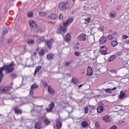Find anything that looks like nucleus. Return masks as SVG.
<instances>
[{"label": "nucleus", "instance_id": "nucleus-15", "mask_svg": "<svg viewBox=\"0 0 129 129\" xmlns=\"http://www.w3.org/2000/svg\"><path fill=\"white\" fill-rule=\"evenodd\" d=\"M14 111L17 114H22V110H21L19 108H15L14 109Z\"/></svg>", "mask_w": 129, "mask_h": 129}, {"label": "nucleus", "instance_id": "nucleus-55", "mask_svg": "<svg viewBox=\"0 0 129 129\" xmlns=\"http://www.w3.org/2000/svg\"><path fill=\"white\" fill-rule=\"evenodd\" d=\"M12 77H16V74H13L12 76H11Z\"/></svg>", "mask_w": 129, "mask_h": 129}, {"label": "nucleus", "instance_id": "nucleus-28", "mask_svg": "<svg viewBox=\"0 0 129 129\" xmlns=\"http://www.w3.org/2000/svg\"><path fill=\"white\" fill-rule=\"evenodd\" d=\"M101 53L102 54V55H106V54H107V51H106V48L101 50Z\"/></svg>", "mask_w": 129, "mask_h": 129}, {"label": "nucleus", "instance_id": "nucleus-38", "mask_svg": "<svg viewBox=\"0 0 129 129\" xmlns=\"http://www.w3.org/2000/svg\"><path fill=\"white\" fill-rule=\"evenodd\" d=\"M34 43H35L34 40L29 39L28 40V44H34Z\"/></svg>", "mask_w": 129, "mask_h": 129}, {"label": "nucleus", "instance_id": "nucleus-9", "mask_svg": "<svg viewBox=\"0 0 129 129\" xmlns=\"http://www.w3.org/2000/svg\"><path fill=\"white\" fill-rule=\"evenodd\" d=\"M106 41H107V38L105 37L104 36H102L100 39V43L105 44Z\"/></svg>", "mask_w": 129, "mask_h": 129}, {"label": "nucleus", "instance_id": "nucleus-26", "mask_svg": "<svg viewBox=\"0 0 129 129\" xmlns=\"http://www.w3.org/2000/svg\"><path fill=\"white\" fill-rule=\"evenodd\" d=\"M49 17L51 20H56L57 19V15L56 14H51Z\"/></svg>", "mask_w": 129, "mask_h": 129}, {"label": "nucleus", "instance_id": "nucleus-49", "mask_svg": "<svg viewBox=\"0 0 129 129\" xmlns=\"http://www.w3.org/2000/svg\"><path fill=\"white\" fill-rule=\"evenodd\" d=\"M96 12V10L95 9H93L92 11H91V13L92 14H95V13Z\"/></svg>", "mask_w": 129, "mask_h": 129}, {"label": "nucleus", "instance_id": "nucleus-12", "mask_svg": "<svg viewBox=\"0 0 129 129\" xmlns=\"http://www.w3.org/2000/svg\"><path fill=\"white\" fill-rule=\"evenodd\" d=\"M103 120L104 121H105V122H109V121H110V117H109V116L106 115L103 117Z\"/></svg>", "mask_w": 129, "mask_h": 129}, {"label": "nucleus", "instance_id": "nucleus-18", "mask_svg": "<svg viewBox=\"0 0 129 129\" xmlns=\"http://www.w3.org/2000/svg\"><path fill=\"white\" fill-rule=\"evenodd\" d=\"M84 21H85V22H84V24H89V23H90V21H91V18L90 17H88L86 19H84ZM84 19H82V21L84 20Z\"/></svg>", "mask_w": 129, "mask_h": 129}, {"label": "nucleus", "instance_id": "nucleus-5", "mask_svg": "<svg viewBox=\"0 0 129 129\" xmlns=\"http://www.w3.org/2000/svg\"><path fill=\"white\" fill-rule=\"evenodd\" d=\"M54 102H52L49 105L48 108H46V110L47 112H51V110L53 109L54 106Z\"/></svg>", "mask_w": 129, "mask_h": 129}, {"label": "nucleus", "instance_id": "nucleus-36", "mask_svg": "<svg viewBox=\"0 0 129 129\" xmlns=\"http://www.w3.org/2000/svg\"><path fill=\"white\" fill-rule=\"evenodd\" d=\"M113 38H114V36H113V35H112V34H110V35H108V39L109 40H112V39H113Z\"/></svg>", "mask_w": 129, "mask_h": 129}, {"label": "nucleus", "instance_id": "nucleus-63", "mask_svg": "<svg viewBox=\"0 0 129 129\" xmlns=\"http://www.w3.org/2000/svg\"><path fill=\"white\" fill-rule=\"evenodd\" d=\"M85 51H86V52H87L88 50H87V49H86Z\"/></svg>", "mask_w": 129, "mask_h": 129}, {"label": "nucleus", "instance_id": "nucleus-41", "mask_svg": "<svg viewBox=\"0 0 129 129\" xmlns=\"http://www.w3.org/2000/svg\"><path fill=\"white\" fill-rule=\"evenodd\" d=\"M88 110H89V109H88V107H86L84 109L85 113H88Z\"/></svg>", "mask_w": 129, "mask_h": 129}, {"label": "nucleus", "instance_id": "nucleus-50", "mask_svg": "<svg viewBox=\"0 0 129 129\" xmlns=\"http://www.w3.org/2000/svg\"><path fill=\"white\" fill-rule=\"evenodd\" d=\"M127 36L126 35H123L122 36V39H127Z\"/></svg>", "mask_w": 129, "mask_h": 129}, {"label": "nucleus", "instance_id": "nucleus-14", "mask_svg": "<svg viewBox=\"0 0 129 129\" xmlns=\"http://www.w3.org/2000/svg\"><path fill=\"white\" fill-rule=\"evenodd\" d=\"M97 112L99 113H101L103 111V107L101 106H99L97 108Z\"/></svg>", "mask_w": 129, "mask_h": 129}, {"label": "nucleus", "instance_id": "nucleus-34", "mask_svg": "<svg viewBox=\"0 0 129 129\" xmlns=\"http://www.w3.org/2000/svg\"><path fill=\"white\" fill-rule=\"evenodd\" d=\"M95 128H99V127L100 126V125L99 124V122H96L95 123Z\"/></svg>", "mask_w": 129, "mask_h": 129}, {"label": "nucleus", "instance_id": "nucleus-56", "mask_svg": "<svg viewBox=\"0 0 129 129\" xmlns=\"http://www.w3.org/2000/svg\"><path fill=\"white\" fill-rule=\"evenodd\" d=\"M33 54H34V56H36V55H37V53L35 51L33 52Z\"/></svg>", "mask_w": 129, "mask_h": 129}, {"label": "nucleus", "instance_id": "nucleus-53", "mask_svg": "<svg viewBox=\"0 0 129 129\" xmlns=\"http://www.w3.org/2000/svg\"><path fill=\"white\" fill-rule=\"evenodd\" d=\"M78 40H79V41H81V35H80L78 36Z\"/></svg>", "mask_w": 129, "mask_h": 129}, {"label": "nucleus", "instance_id": "nucleus-59", "mask_svg": "<svg viewBox=\"0 0 129 129\" xmlns=\"http://www.w3.org/2000/svg\"><path fill=\"white\" fill-rule=\"evenodd\" d=\"M39 50V48H36V51H38Z\"/></svg>", "mask_w": 129, "mask_h": 129}, {"label": "nucleus", "instance_id": "nucleus-1", "mask_svg": "<svg viewBox=\"0 0 129 129\" xmlns=\"http://www.w3.org/2000/svg\"><path fill=\"white\" fill-rule=\"evenodd\" d=\"M14 66H15V63L14 62H11L8 66L5 65L0 68V83L2 79H3V77H4V74L3 72L6 70V73H11V72L14 70Z\"/></svg>", "mask_w": 129, "mask_h": 129}, {"label": "nucleus", "instance_id": "nucleus-8", "mask_svg": "<svg viewBox=\"0 0 129 129\" xmlns=\"http://www.w3.org/2000/svg\"><path fill=\"white\" fill-rule=\"evenodd\" d=\"M53 42H54V40H53L52 38H51L50 39H49L48 41H47L46 45L48 48H49V49L51 48V46L52 44H53Z\"/></svg>", "mask_w": 129, "mask_h": 129}, {"label": "nucleus", "instance_id": "nucleus-45", "mask_svg": "<svg viewBox=\"0 0 129 129\" xmlns=\"http://www.w3.org/2000/svg\"><path fill=\"white\" fill-rule=\"evenodd\" d=\"M58 19L59 20H63V15H62V14H59Z\"/></svg>", "mask_w": 129, "mask_h": 129}, {"label": "nucleus", "instance_id": "nucleus-27", "mask_svg": "<svg viewBox=\"0 0 129 129\" xmlns=\"http://www.w3.org/2000/svg\"><path fill=\"white\" fill-rule=\"evenodd\" d=\"M72 82L73 84H76V83H78V79L76 78H73L72 80Z\"/></svg>", "mask_w": 129, "mask_h": 129}, {"label": "nucleus", "instance_id": "nucleus-24", "mask_svg": "<svg viewBox=\"0 0 129 129\" xmlns=\"http://www.w3.org/2000/svg\"><path fill=\"white\" fill-rule=\"evenodd\" d=\"M117 44H118V42H117L116 40L112 41L111 42V44L112 47H116V46H117Z\"/></svg>", "mask_w": 129, "mask_h": 129}, {"label": "nucleus", "instance_id": "nucleus-10", "mask_svg": "<svg viewBox=\"0 0 129 129\" xmlns=\"http://www.w3.org/2000/svg\"><path fill=\"white\" fill-rule=\"evenodd\" d=\"M92 73H93V71H92V68L89 66L87 69V74L88 76H90L92 75Z\"/></svg>", "mask_w": 129, "mask_h": 129}, {"label": "nucleus", "instance_id": "nucleus-52", "mask_svg": "<svg viewBox=\"0 0 129 129\" xmlns=\"http://www.w3.org/2000/svg\"><path fill=\"white\" fill-rule=\"evenodd\" d=\"M43 32L42 30L39 29L37 31H36V33H42Z\"/></svg>", "mask_w": 129, "mask_h": 129}, {"label": "nucleus", "instance_id": "nucleus-4", "mask_svg": "<svg viewBox=\"0 0 129 129\" xmlns=\"http://www.w3.org/2000/svg\"><path fill=\"white\" fill-rule=\"evenodd\" d=\"M69 8V4L68 3H62L58 5V8L60 11H64V10H67Z\"/></svg>", "mask_w": 129, "mask_h": 129}, {"label": "nucleus", "instance_id": "nucleus-44", "mask_svg": "<svg viewBox=\"0 0 129 129\" xmlns=\"http://www.w3.org/2000/svg\"><path fill=\"white\" fill-rule=\"evenodd\" d=\"M4 34H6L7 33H8V28H4L3 30Z\"/></svg>", "mask_w": 129, "mask_h": 129}, {"label": "nucleus", "instance_id": "nucleus-29", "mask_svg": "<svg viewBox=\"0 0 129 129\" xmlns=\"http://www.w3.org/2000/svg\"><path fill=\"white\" fill-rule=\"evenodd\" d=\"M39 15L40 17H46V13L45 12H40Z\"/></svg>", "mask_w": 129, "mask_h": 129}, {"label": "nucleus", "instance_id": "nucleus-11", "mask_svg": "<svg viewBox=\"0 0 129 129\" xmlns=\"http://www.w3.org/2000/svg\"><path fill=\"white\" fill-rule=\"evenodd\" d=\"M48 93H49V94H54L55 93V91H54V90H53V89L52 88V87H50V86H48Z\"/></svg>", "mask_w": 129, "mask_h": 129}, {"label": "nucleus", "instance_id": "nucleus-3", "mask_svg": "<svg viewBox=\"0 0 129 129\" xmlns=\"http://www.w3.org/2000/svg\"><path fill=\"white\" fill-rule=\"evenodd\" d=\"M12 87H2L0 88V93H2V94H7V93H9L10 91H11V89H12Z\"/></svg>", "mask_w": 129, "mask_h": 129}, {"label": "nucleus", "instance_id": "nucleus-54", "mask_svg": "<svg viewBox=\"0 0 129 129\" xmlns=\"http://www.w3.org/2000/svg\"><path fill=\"white\" fill-rule=\"evenodd\" d=\"M116 90V87H114L111 89V91H113V90Z\"/></svg>", "mask_w": 129, "mask_h": 129}, {"label": "nucleus", "instance_id": "nucleus-47", "mask_svg": "<svg viewBox=\"0 0 129 129\" xmlns=\"http://www.w3.org/2000/svg\"><path fill=\"white\" fill-rule=\"evenodd\" d=\"M29 93L30 95H33V94H34V92L33 91V90L30 89V91Z\"/></svg>", "mask_w": 129, "mask_h": 129}, {"label": "nucleus", "instance_id": "nucleus-42", "mask_svg": "<svg viewBox=\"0 0 129 129\" xmlns=\"http://www.w3.org/2000/svg\"><path fill=\"white\" fill-rule=\"evenodd\" d=\"M69 65H70V61H66L64 62V66H66V67L69 66Z\"/></svg>", "mask_w": 129, "mask_h": 129}, {"label": "nucleus", "instance_id": "nucleus-39", "mask_svg": "<svg viewBox=\"0 0 129 129\" xmlns=\"http://www.w3.org/2000/svg\"><path fill=\"white\" fill-rule=\"evenodd\" d=\"M105 92L106 93H110V91H111V89H106L104 90Z\"/></svg>", "mask_w": 129, "mask_h": 129}, {"label": "nucleus", "instance_id": "nucleus-46", "mask_svg": "<svg viewBox=\"0 0 129 129\" xmlns=\"http://www.w3.org/2000/svg\"><path fill=\"white\" fill-rule=\"evenodd\" d=\"M13 42V39H9L8 40V44H10V43H12Z\"/></svg>", "mask_w": 129, "mask_h": 129}, {"label": "nucleus", "instance_id": "nucleus-20", "mask_svg": "<svg viewBox=\"0 0 129 129\" xmlns=\"http://www.w3.org/2000/svg\"><path fill=\"white\" fill-rule=\"evenodd\" d=\"M56 127L57 128H61L62 127V122L61 121H57L56 122Z\"/></svg>", "mask_w": 129, "mask_h": 129}, {"label": "nucleus", "instance_id": "nucleus-33", "mask_svg": "<svg viewBox=\"0 0 129 129\" xmlns=\"http://www.w3.org/2000/svg\"><path fill=\"white\" fill-rule=\"evenodd\" d=\"M44 121L45 124L46 125L49 124L50 123V121H49V120L47 118H44Z\"/></svg>", "mask_w": 129, "mask_h": 129}, {"label": "nucleus", "instance_id": "nucleus-6", "mask_svg": "<svg viewBox=\"0 0 129 129\" xmlns=\"http://www.w3.org/2000/svg\"><path fill=\"white\" fill-rule=\"evenodd\" d=\"M45 41V37L44 36H38L37 37V43L38 44H42L43 42Z\"/></svg>", "mask_w": 129, "mask_h": 129}, {"label": "nucleus", "instance_id": "nucleus-37", "mask_svg": "<svg viewBox=\"0 0 129 129\" xmlns=\"http://www.w3.org/2000/svg\"><path fill=\"white\" fill-rule=\"evenodd\" d=\"M34 14L32 12H28V17H29V18H32Z\"/></svg>", "mask_w": 129, "mask_h": 129}, {"label": "nucleus", "instance_id": "nucleus-22", "mask_svg": "<svg viewBox=\"0 0 129 129\" xmlns=\"http://www.w3.org/2000/svg\"><path fill=\"white\" fill-rule=\"evenodd\" d=\"M35 129H41L42 128V126L41 125V123L37 122L35 126Z\"/></svg>", "mask_w": 129, "mask_h": 129}, {"label": "nucleus", "instance_id": "nucleus-25", "mask_svg": "<svg viewBox=\"0 0 129 129\" xmlns=\"http://www.w3.org/2000/svg\"><path fill=\"white\" fill-rule=\"evenodd\" d=\"M124 95H125V94L123 92H120V94L119 96V98L120 99H123L124 98Z\"/></svg>", "mask_w": 129, "mask_h": 129}, {"label": "nucleus", "instance_id": "nucleus-16", "mask_svg": "<svg viewBox=\"0 0 129 129\" xmlns=\"http://www.w3.org/2000/svg\"><path fill=\"white\" fill-rule=\"evenodd\" d=\"M86 38H87L86 34L84 33L81 34V41H86Z\"/></svg>", "mask_w": 129, "mask_h": 129}, {"label": "nucleus", "instance_id": "nucleus-35", "mask_svg": "<svg viewBox=\"0 0 129 129\" xmlns=\"http://www.w3.org/2000/svg\"><path fill=\"white\" fill-rule=\"evenodd\" d=\"M41 66L37 67L35 70V74L37 73V72H38L41 69Z\"/></svg>", "mask_w": 129, "mask_h": 129}, {"label": "nucleus", "instance_id": "nucleus-30", "mask_svg": "<svg viewBox=\"0 0 129 129\" xmlns=\"http://www.w3.org/2000/svg\"><path fill=\"white\" fill-rule=\"evenodd\" d=\"M74 3H75V1L74 0H72V1H70L69 3H68V4H69V8L70 6L72 7V6H73L74 5Z\"/></svg>", "mask_w": 129, "mask_h": 129}, {"label": "nucleus", "instance_id": "nucleus-48", "mask_svg": "<svg viewBox=\"0 0 129 129\" xmlns=\"http://www.w3.org/2000/svg\"><path fill=\"white\" fill-rule=\"evenodd\" d=\"M116 125H113L112 127H110L109 129H116Z\"/></svg>", "mask_w": 129, "mask_h": 129}, {"label": "nucleus", "instance_id": "nucleus-51", "mask_svg": "<svg viewBox=\"0 0 129 129\" xmlns=\"http://www.w3.org/2000/svg\"><path fill=\"white\" fill-rule=\"evenodd\" d=\"M43 86H44V87H47V86H48L47 83L45 82L43 84Z\"/></svg>", "mask_w": 129, "mask_h": 129}, {"label": "nucleus", "instance_id": "nucleus-7", "mask_svg": "<svg viewBox=\"0 0 129 129\" xmlns=\"http://www.w3.org/2000/svg\"><path fill=\"white\" fill-rule=\"evenodd\" d=\"M29 26H30V28H36L37 27V24H36V22L34 20H29Z\"/></svg>", "mask_w": 129, "mask_h": 129}, {"label": "nucleus", "instance_id": "nucleus-17", "mask_svg": "<svg viewBox=\"0 0 129 129\" xmlns=\"http://www.w3.org/2000/svg\"><path fill=\"white\" fill-rule=\"evenodd\" d=\"M47 58L48 60H53V58H54V55L52 53H49L47 55Z\"/></svg>", "mask_w": 129, "mask_h": 129}, {"label": "nucleus", "instance_id": "nucleus-60", "mask_svg": "<svg viewBox=\"0 0 129 129\" xmlns=\"http://www.w3.org/2000/svg\"><path fill=\"white\" fill-rule=\"evenodd\" d=\"M79 87V88H80V87H81V85H80Z\"/></svg>", "mask_w": 129, "mask_h": 129}, {"label": "nucleus", "instance_id": "nucleus-62", "mask_svg": "<svg viewBox=\"0 0 129 129\" xmlns=\"http://www.w3.org/2000/svg\"><path fill=\"white\" fill-rule=\"evenodd\" d=\"M76 49H79V47H77Z\"/></svg>", "mask_w": 129, "mask_h": 129}, {"label": "nucleus", "instance_id": "nucleus-61", "mask_svg": "<svg viewBox=\"0 0 129 129\" xmlns=\"http://www.w3.org/2000/svg\"><path fill=\"white\" fill-rule=\"evenodd\" d=\"M82 45H84L85 44L84 42H82Z\"/></svg>", "mask_w": 129, "mask_h": 129}, {"label": "nucleus", "instance_id": "nucleus-31", "mask_svg": "<svg viewBox=\"0 0 129 129\" xmlns=\"http://www.w3.org/2000/svg\"><path fill=\"white\" fill-rule=\"evenodd\" d=\"M36 88H38V85L36 84H34L31 86V89L33 90V89H35Z\"/></svg>", "mask_w": 129, "mask_h": 129}, {"label": "nucleus", "instance_id": "nucleus-43", "mask_svg": "<svg viewBox=\"0 0 129 129\" xmlns=\"http://www.w3.org/2000/svg\"><path fill=\"white\" fill-rule=\"evenodd\" d=\"M75 56H77V57H78V56H79V55H80V52H79V51H75Z\"/></svg>", "mask_w": 129, "mask_h": 129}, {"label": "nucleus", "instance_id": "nucleus-64", "mask_svg": "<svg viewBox=\"0 0 129 129\" xmlns=\"http://www.w3.org/2000/svg\"><path fill=\"white\" fill-rule=\"evenodd\" d=\"M96 129H100V128H96Z\"/></svg>", "mask_w": 129, "mask_h": 129}, {"label": "nucleus", "instance_id": "nucleus-57", "mask_svg": "<svg viewBox=\"0 0 129 129\" xmlns=\"http://www.w3.org/2000/svg\"><path fill=\"white\" fill-rule=\"evenodd\" d=\"M101 49H103V48H105V47L104 46H101Z\"/></svg>", "mask_w": 129, "mask_h": 129}, {"label": "nucleus", "instance_id": "nucleus-19", "mask_svg": "<svg viewBox=\"0 0 129 129\" xmlns=\"http://www.w3.org/2000/svg\"><path fill=\"white\" fill-rule=\"evenodd\" d=\"M45 54V49H42L39 51H38L39 56H44Z\"/></svg>", "mask_w": 129, "mask_h": 129}, {"label": "nucleus", "instance_id": "nucleus-40", "mask_svg": "<svg viewBox=\"0 0 129 129\" xmlns=\"http://www.w3.org/2000/svg\"><path fill=\"white\" fill-rule=\"evenodd\" d=\"M116 55L117 56H121V55H122V51H117L116 53Z\"/></svg>", "mask_w": 129, "mask_h": 129}, {"label": "nucleus", "instance_id": "nucleus-2", "mask_svg": "<svg viewBox=\"0 0 129 129\" xmlns=\"http://www.w3.org/2000/svg\"><path fill=\"white\" fill-rule=\"evenodd\" d=\"M73 22V18H69L66 21L62 23L63 26H60L59 28V31L60 32H63V33H66L67 32V28L68 26H69L71 24V23Z\"/></svg>", "mask_w": 129, "mask_h": 129}, {"label": "nucleus", "instance_id": "nucleus-21", "mask_svg": "<svg viewBox=\"0 0 129 129\" xmlns=\"http://www.w3.org/2000/svg\"><path fill=\"white\" fill-rule=\"evenodd\" d=\"M115 58H116V55L113 54V55H111L108 59L109 62H111V61H113V60H114V59H115Z\"/></svg>", "mask_w": 129, "mask_h": 129}, {"label": "nucleus", "instance_id": "nucleus-32", "mask_svg": "<svg viewBox=\"0 0 129 129\" xmlns=\"http://www.w3.org/2000/svg\"><path fill=\"white\" fill-rule=\"evenodd\" d=\"M110 17H111V18H115L116 14H115V12H111L110 13Z\"/></svg>", "mask_w": 129, "mask_h": 129}, {"label": "nucleus", "instance_id": "nucleus-58", "mask_svg": "<svg viewBox=\"0 0 129 129\" xmlns=\"http://www.w3.org/2000/svg\"><path fill=\"white\" fill-rule=\"evenodd\" d=\"M87 9H88V7H85V10H87Z\"/></svg>", "mask_w": 129, "mask_h": 129}, {"label": "nucleus", "instance_id": "nucleus-13", "mask_svg": "<svg viewBox=\"0 0 129 129\" xmlns=\"http://www.w3.org/2000/svg\"><path fill=\"white\" fill-rule=\"evenodd\" d=\"M71 39V36L70 35V34L68 33L64 37V40L66 42H69Z\"/></svg>", "mask_w": 129, "mask_h": 129}, {"label": "nucleus", "instance_id": "nucleus-23", "mask_svg": "<svg viewBox=\"0 0 129 129\" xmlns=\"http://www.w3.org/2000/svg\"><path fill=\"white\" fill-rule=\"evenodd\" d=\"M81 125H82V127L85 128V127H86V126H88V123L87 122H86V121H84L82 122Z\"/></svg>", "mask_w": 129, "mask_h": 129}]
</instances>
